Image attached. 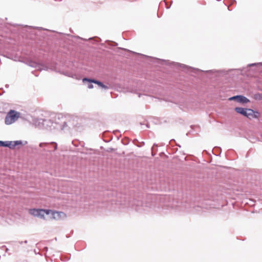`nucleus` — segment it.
I'll list each match as a JSON object with an SVG mask.
<instances>
[{
  "mask_svg": "<svg viewBox=\"0 0 262 262\" xmlns=\"http://www.w3.org/2000/svg\"><path fill=\"white\" fill-rule=\"evenodd\" d=\"M50 214L52 215V219L55 220H63L66 219L67 217L66 213L62 211L48 209L47 214Z\"/></svg>",
  "mask_w": 262,
  "mask_h": 262,
  "instance_id": "f257e3e1",
  "label": "nucleus"
},
{
  "mask_svg": "<svg viewBox=\"0 0 262 262\" xmlns=\"http://www.w3.org/2000/svg\"><path fill=\"white\" fill-rule=\"evenodd\" d=\"M48 209H30L29 213L34 216L39 217L42 219L45 218V214H47V211Z\"/></svg>",
  "mask_w": 262,
  "mask_h": 262,
  "instance_id": "f03ea898",
  "label": "nucleus"
},
{
  "mask_svg": "<svg viewBox=\"0 0 262 262\" xmlns=\"http://www.w3.org/2000/svg\"><path fill=\"white\" fill-rule=\"evenodd\" d=\"M16 118V112L11 110L7 115L5 118V123L7 124H11L14 122Z\"/></svg>",
  "mask_w": 262,
  "mask_h": 262,
  "instance_id": "7ed1b4c3",
  "label": "nucleus"
},
{
  "mask_svg": "<svg viewBox=\"0 0 262 262\" xmlns=\"http://www.w3.org/2000/svg\"><path fill=\"white\" fill-rule=\"evenodd\" d=\"M246 117L250 119L258 118L259 117V114L258 112H255L253 110L248 108Z\"/></svg>",
  "mask_w": 262,
  "mask_h": 262,
  "instance_id": "20e7f679",
  "label": "nucleus"
},
{
  "mask_svg": "<svg viewBox=\"0 0 262 262\" xmlns=\"http://www.w3.org/2000/svg\"><path fill=\"white\" fill-rule=\"evenodd\" d=\"M82 81H83V82L88 81L90 82L96 83V84H98L99 86H100L102 88L104 89H107L108 88L107 86L103 84L101 82L98 81V80H96L95 79H88L86 78H84L83 79Z\"/></svg>",
  "mask_w": 262,
  "mask_h": 262,
  "instance_id": "39448f33",
  "label": "nucleus"
},
{
  "mask_svg": "<svg viewBox=\"0 0 262 262\" xmlns=\"http://www.w3.org/2000/svg\"><path fill=\"white\" fill-rule=\"evenodd\" d=\"M229 100H236L237 102L242 103H247L249 100L245 97L243 96H236L232 97Z\"/></svg>",
  "mask_w": 262,
  "mask_h": 262,
  "instance_id": "423d86ee",
  "label": "nucleus"
},
{
  "mask_svg": "<svg viewBox=\"0 0 262 262\" xmlns=\"http://www.w3.org/2000/svg\"><path fill=\"white\" fill-rule=\"evenodd\" d=\"M235 110L237 113L246 116L248 108H244L242 107H236L235 108Z\"/></svg>",
  "mask_w": 262,
  "mask_h": 262,
  "instance_id": "0eeeda50",
  "label": "nucleus"
},
{
  "mask_svg": "<svg viewBox=\"0 0 262 262\" xmlns=\"http://www.w3.org/2000/svg\"><path fill=\"white\" fill-rule=\"evenodd\" d=\"M6 142H7L8 146H6V147H14L16 145V141L14 142H11V141H6Z\"/></svg>",
  "mask_w": 262,
  "mask_h": 262,
  "instance_id": "6e6552de",
  "label": "nucleus"
},
{
  "mask_svg": "<svg viewBox=\"0 0 262 262\" xmlns=\"http://www.w3.org/2000/svg\"><path fill=\"white\" fill-rule=\"evenodd\" d=\"M6 146H8L7 142L0 141V146L6 147Z\"/></svg>",
  "mask_w": 262,
  "mask_h": 262,
  "instance_id": "1a4fd4ad",
  "label": "nucleus"
},
{
  "mask_svg": "<svg viewBox=\"0 0 262 262\" xmlns=\"http://www.w3.org/2000/svg\"><path fill=\"white\" fill-rule=\"evenodd\" d=\"M93 87H94V86H93V84H91L89 85V86H88V88H89V89H93Z\"/></svg>",
  "mask_w": 262,
  "mask_h": 262,
  "instance_id": "9d476101",
  "label": "nucleus"
},
{
  "mask_svg": "<svg viewBox=\"0 0 262 262\" xmlns=\"http://www.w3.org/2000/svg\"><path fill=\"white\" fill-rule=\"evenodd\" d=\"M22 144V142L20 141H17V145Z\"/></svg>",
  "mask_w": 262,
  "mask_h": 262,
  "instance_id": "9b49d317",
  "label": "nucleus"
},
{
  "mask_svg": "<svg viewBox=\"0 0 262 262\" xmlns=\"http://www.w3.org/2000/svg\"><path fill=\"white\" fill-rule=\"evenodd\" d=\"M17 119L19 117H20V113L17 112Z\"/></svg>",
  "mask_w": 262,
  "mask_h": 262,
  "instance_id": "f8f14e48",
  "label": "nucleus"
},
{
  "mask_svg": "<svg viewBox=\"0 0 262 262\" xmlns=\"http://www.w3.org/2000/svg\"><path fill=\"white\" fill-rule=\"evenodd\" d=\"M55 150L57 149V144L56 143H55Z\"/></svg>",
  "mask_w": 262,
  "mask_h": 262,
  "instance_id": "ddd939ff",
  "label": "nucleus"
},
{
  "mask_svg": "<svg viewBox=\"0 0 262 262\" xmlns=\"http://www.w3.org/2000/svg\"><path fill=\"white\" fill-rule=\"evenodd\" d=\"M42 146V144H40V146Z\"/></svg>",
  "mask_w": 262,
  "mask_h": 262,
  "instance_id": "4468645a",
  "label": "nucleus"
}]
</instances>
